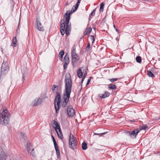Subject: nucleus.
<instances>
[{"mask_svg": "<svg viewBox=\"0 0 160 160\" xmlns=\"http://www.w3.org/2000/svg\"><path fill=\"white\" fill-rule=\"evenodd\" d=\"M78 7V6L77 7L76 5L73 6L71 10V13L76 11ZM71 13L70 11H67L64 15L65 20L62 19L61 21L60 31L62 35L66 33L67 35L68 36L71 31V24L69 22Z\"/></svg>", "mask_w": 160, "mask_h": 160, "instance_id": "1", "label": "nucleus"}, {"mask_svg": "<svg viewBox=\"0 0 160 160\" xmlns=\"http://www.w3.org/2000/svg\"><path fill=\"white\" fill-rule=\"evenodd\" d=\"M65 91L63 94V100L62 106L64 107L67 105L70 98L72 88V81L70 74L67 73L65 76Z\"/></svg>", "mask_w": 160, "mask_h": 160, "instance_id": "2", "label": "nucleus"}, {"mask_svg": "<svg viewBox=\"0 0 160 160\" xmlns=\"http://www.w3.org/2000/svg\"><path fill=\"white\" fill-rule=\"evenodd\" d=\"M9 112L7 109L3 110L0 112V123L4 125H7L9 122L10 118Z\"/></svg>", "mask_w": 160, "mask_h": 160, "instance_id": "3", "label": "nucleus"}, {"mask_svg": "<svg viewBox=\"0 0 160 160\" xmlns=\"http://www.w3.org/2000/svg\"><path fill=\"white\" fill-rule=\"evenodd\" d=\"M77 72L78 77L80 78H82L81 82L82 84L87 75V69L82 67L78 69Z\"/></svg>", "mask_w": 160, "mask_h": 160, "instance_id": "4", "label": "nucleus"}, {"mask_svg": "<svg viewBox=\"0 0 160 160\" xmlns=\"http://www.w3.org/2000/svg\"><path fill=\"white\" fill-rule=\"evenodd\" d=\"M54 101V106L56 113H58L61 107V96L58 92H57Z\"/></svg>", "mask_w": 160, "mask_h": 160, "instance_id": "5", "label": "nucleus"}, {"mask_svg": "<svg viewBox=\"0 0 160 160\" xmlns=\"http://www.w3.org/2000/svg\"><path fill=\"white\" fill-rule=\"evenodd\" d=\"M52 125L55 129L58 137L61 139H63V136L58 123L57 122L54 121Z\"/></svg>", "mask_w": 160, "mask_h": 160, "instance_id": "6", "label": "nucleus"}, {"mask_svg": "<svg viewBox=\"0 0 160 160\" xmlns=\"http://www.w3.org/2000/svg\"><path fill=\"white\" fill-rule=\"evenodd\" d=\"M72 65L74 66L77 64L79 59L76 53L75 49L73 48L72 50Z\"/></svg>", "mask_w": 160, "mask_h": 160, "instance_id": "7", "label": "nucleus"}, {"mask_svg": "<svg viewBox=\"0 0 160 160\" xmlns=\"http://www.w3.org/2000/svg\"><path fill=\"white\" fill-rule=\"evenodd\" d=\"M147 128V127H142L141 128H138L134 130L131 133L129 132L131 137L132 138H135L137 135L141 130H145Z\"/></svg>", "mask_w": 160, "mask_h": 160, "instance_id": "8", "label": "nucleus"}, {"mask_svg": "<svg viewBox=\"0 0 160 160\" xmlns=\"http://www.w3.org/2000/svg\"><path fill=\"white\" fill-rule=\"evenodd\" d=\"M67 113L69 117H72L75 114V110L71 106L68 107Z\"/></svg>", "mask_w": 160, "mask_h": 160, "instance_id": "9", "label": "nucleus"}, {"mask_svg": "<svg viewBox=\"0 0 160 160\" xmlns=\"http://www.w3.org/2000/svg\"><path fill=\"white\" fill-rule=\"evenodd\" d=\"M36 28L40 31H43L44 28L43 26L40 22V19L39 18H37L36 21Z\"/></svg>", "mask_w": 160, "mask_h": 160, "instance_id": "10", "label": "nucleus"}, {"mask_svg": "<svg viewBox=\"0 0 160 160\" xmlns=\"http://www.w3.org/2000/svg\"><path fill=\"white\" fill-rule=\"evenodd\" d=\"M8 69V63L7 62L4 61L2 64L1 72L2 73L3 72L6 73Z\"/></svg>", "mask_w": 160, "mask_h": 160, "instance_id": "11", "label": "nucleus"}, {"mask_svg": "<svg viewBox=\"0 0 160 160\" xmlns=\"http://www.w3.org/2000/svg\"><path fill=\"white\" fill-rule=\"evenodd\" d=\"M42 103V99L39 98H37L32 101V105L33 106H38L41 104Z\"/></svg>", "mask_w": 160, "mask_h": 160, "instance_id": "12", "label": "nucleus"}, {"mask_svg": "<svg viewBox=\"0 0 160 160\" xmlns=\"http://www.w3.org/2000/svg\"><path fill=\"white\" fill-rule=\"evenodd\" d=\"M6 156L4 151L0 146V160H6Z\"/></svg>", "mask_w": 160, "mask_h": 160, "instance_id": "13", "label": "nucleus"}, {"mask_svg": "<svg viewBox=\"0 0 160 160\" xmlns=\"http://www.w3.org/2000/svg\"><path fill=\"white\" fill-rule=\"evenodd\" d=\"M76 141H69V145L70 148L73 149L76 148L77 144Z\"/></svg>", "mask_w": 160, "mask_h": 160, "instance_id": "14", "label": "nucleus"}, {"mask_svg": "<svg viewBox=\"0 0 160 160\" xmlns=\"http://www.w3.org/2000/svg\"><path fill=\"white\" fill-rule=\"evenodd\" d=\"M25 144H26V147L27 149V151L28 152H30V151L32 150V144L29 142H25Z\"/></svg>", "mask_w": 160, "mask_h": 160, "instance_id": "15", "label": "nucleus"}, {"mask_svg": "<svg viewBox=\"0 0 160 160\" xmlns=\"http://www.w3.org/2000/svg\"><path fill=\"white\" fill-rule=\"evenodd\" d=\"M19 135L20 139L22 140H26L28 139L27 135L23 132H20Z\"/></svg>", "mask_w": 160, "mask_h": 160, "instance_id": "16", "label": "nucleus"}, {"mask_svg": "<svg viewBox=\"0 0 160 160\" xmlns=\"http://www.w3.org/2000/svg\"><path fill=\"white\" fill-rule=\"evenodd\" d=\"M109 96V93L108 92H106L105 93L103 94H100L99 96L101 98H104L108 97Z\"/></svg>", "mask_w": 160, "mask_h": 160, "instance_id": "17", "label": "nucleus"}, {"mask_svg": "<svg viewBox=\"0 0 160 160\" xmlns=\"http://www.w3.org/2000/svg\"><path fill=\"white\" fill-rule=\"evenodd\" d=\"M56 153L59 152V150L58 148V145L56 143V141H53Z\"/></svg>", "mask_w": 160, "mask_h": 160, "instance_id": "18", "label": "nucleus"}, {"mask_svg": "<svg viewBox=\"0 0 160 160\" xmlns=\"http://www.w3.org/2000/svg\"><path fill=\"white\" fill-rule=\"evenodd\" d=\"M65 63H68L69 62V56L66 54L64 57V60Z\"/></svg>", "mask_w": 160, "mask_h": 160, "instance_id": "19", "label": "nucleus"}, {"mask_svg": "<svg viewBox=\"0 0 160 160\" xmlns=\"http://www.w3.org/2000/svg\"><path fill=\"white\" fill-rule=\"evenodd\" d=\"M82 148L83 150H85L87 148V143L85 142H82Z\"/></svg>", "mask_w": 160, "mask_h": 160, "instance_id": "20", "label": "nucleus"}, {"mask_svg": "<svg viewBox=\"0 0 160 160\" xmlns=\"http://www.w3.org/2000/svg\"><path fill=\"white\" fill-rule=\"evenodd\" d=\"M17 42V39L16 37L13 38L12 41V44H13V45L14 47L17 46L16 42Z\"/></svg>", "mask_w": 160, "mask_h": 160, "instance_id": "21", "label": "nucleus"}, {"mask_svg": "<svg viewBox=\"0 0 160 160\" xmlns=\"http://www.w3.org/2000/svg\"><path fill=\"white\" fill-rule=\"evenodd\" d=\"M89 40L90 42H91L92 43H93L95 41L94 38L93 36L91 35L89 38Z\"/></svg>", "mask_w": 160, "mask_h": 160, "instance_id": "22", "label": "nucleus"}, {"mask_svg": "<svg viewBox=\"0 0 160 160\" xmlns=\"http://www.w3.org/2000/svg\"><path fill=\"white\" fill-rule=\"evenodd\" d=\"M92 30V29L91 28H87L85 32V34H89L91 32Z\"/></svg>", "mask_w": 160, "mask_h": 160, "instance_id": "23", "label": "nucleus"}, {"mask_svg": "<svg viewBox=\"0 0 160 160\" xmlns=\"http://www.w3.org/2000/svg\"><path fill=\"white\" fill-rule=\"evenodd\" d=\"M148 75L149 77H151L152 78L154 77V74L150 71H148Z\"/></svg>", "mask_w": 160, "mask_h": 160, "instance_id": "24", "label": "nucleus"}, {"mask_svg": "<svg viewBox=\"0 0 160 160\" xmlns=\"http://www.w3.org/2000/svg\"><path fill=\"white\" fill-rule=\"evenodd\" d=\"M58 89V86L55 85H53L52 87V90L53 92H56Z\"/></svg>", "mask_w": 160, "mask_h": 160, "instance_id": "25", "label": "nucleus"}, {"mask_svg": "<svg viewBox=\"0 0 160 160\" xmlns=\"http://www.w3.org/2000/svg\"><path fill=\"white\" fill-rule=\"evenodd\" d=\"M108 87L111 89H115L116 87L114 84H110L109 85Z\"/></svg>", "mask_w": 160, "mask_h": 160, "instance_id": "26", "label": "nucleus"}, {"mask_svg": "<svg viewBox=\"0 0 160 160\" xmlns=\"http://www.w3.org/2000/svg\"><path fill=\"white\" fill-rule=\"evenodd\" d=\"M64 52L63 51H60L59 53V55H58L59 57L60 58H61L62 59V57H63V55H64Z\"/></svg>", "mask_w": 160, "mask_h": 160, "instance_id": "27", "label": "nucleus"}, {"mask_svg": "<svg viewBox=\"0 0 160 160\" xmlns=\"http://www.w3.org/2000/svg\"><path fill=\"white\" fill-rule=\"evenodd\" d=\"M75 140L76 138H75L73 135L71 133L69 136V140Z\"/></svg>", "mask_w": 160, "mask_h": 160, "instance_id": "28", "label": "nucleus"}, {"mask_svg": "<svg viewBox=\"0 0 160 160\" xmlns=\"http://www.w3.org/2000/svg\"><path fill=\"white\" fill-rule=\"evenodd\" d=\"M10 4L11 7L12 8H13L14 6V2L13 1V0H10Z\"/></svg>", "mask_w": 160, "mask_h": 160, "instance_id": "29", "label": "nucleus"}, {"mask_svg": "<svg viewBox=\"0 0 160 160\" xmlns=\"http://www.w3.org/2000/svg\"><path fill=\"white\" fill-rule=\"evenodd\" d=\"M104 6V4L103 2H102L100 4V12H101L103 11V7Z\"/></svg>", "mask_w": 160, "mask_h": 160, "instance_id": "30", "label": "nucleus"}, {"mask_svg": "<svg viewBox=\"0 0 160 160\" xmlns=\"http://www.w3.org/2000/svg\"><path fill=\"white\" fill-rule=\"evenodd\" d=\"M136 60L138 63H140L141 62V58L140 56H137L136 58Z\"/></svg>", "mask_w": 160, "mask_h": 160, "instance_id": "31", "label": "nucleus"}, {"mask_svg": "<svg viewBox=\"0 0 160 160\" xmlns=\"http://www.w3.org/2000/svg\"><path fill=\"white\" fill-rule=\"evenodd\" d=\"M32 151H31V152H30L29 153H30L31 155H32L33 157H34L35 156V152H34V149H32Z\"/></svg>", "mask_w": 160, "mask_h": 160, "instance_id": "32", "label": "nucleus"}, {"mask_svg": "<svg viewBox=\"0 0 160 160\" xmlns=\"http://www.w3.org/2000/svg\"><path fill=\"white\" fill-rule=\"evenodd\" d=\"M95 10H96L95 9H94L93 10V11L91 12V13L90 15V16H89V18H91V16H93L94 15H95Z\"/></svg>", "mask_w": 160, "mask_h": 160, "instance_id": "33", "label": "nucleus"}, {"mask_svg": "<svg viewBox=\"0 0 160 160\" xmlns=\"http://www.w3.org/2000/svg\"><path fill=\"white\" fill-rule=\"evenodd\" d=\"M118 79L117 78H112L109 79V80L111 82H114L115 81H116Z\"/></svg>", "mask_w": 160, "mask_h": 160, "instance_id": "34", "label": "nucleus"}, {"mask_svg": "<svg viewBox=\"0 0 160 160\" xmlns=\"http://www.w3.org/2000/svg\"><path fill=\"white\" fill-rule=\"evenodd\" d=\"M90 48V43H88V44L87 46V48H86V50L88 51H89Z\"/></svg>", "mask_w": 160, "mask_h": 160, "instance_id": "35", "label": "nucleus"}, {"mask_svg": "<svg viewBox=\"0 0 160 160\" xmlns=\"http://www.w3.org/2000/svg\"><path fill=\"white\" fill-rule=\"evenodd\" d=\"M95 135H104L106 134L105 132L101 133H94Z\"/></svg>", "mask_w": 160, "mask_h": 160, "instance_id": "36", "label": "nucleus"}, {"mask_svg": "<svg viewBox=\"0 0 160 160\" xmlns=\"http://www.w3.org/2000/svg\"><path fill=\"white\" fill-rule=\"evenodd\" d=\"M81 1V0H78V2H77V4H76L77 7L79 6V5L80 2Z\"/></svg>", "mask_w": 160, "mask_h": 160, "instance_id": "37", "label": "nucleus"}, {"mask_svg": "<svg viewBox=\"0 0 160 160\" xmlns=\"http://www.w3.org/2000/svg\"><path fill=\"white\" fill-rule=\"evenodd\" d=\"M68 64V63H64V69H66L67 68Z\"/></svg>", "mask_w": 160, "mask_h": 160, "instance_id": "38", "label": "nucleus"}, {"mask_svg": "<svg viewBox=\"0 0 160 160\" xmlns=\"http://www.w3.org/2000/svg\"><path fill=\"white\" fill-rule=\"evenodd\" d=\"M57 155V157L58 159L60 158V152H58V153H56Z\"/></svg>", "mask_w": 160, "mask_h": 160, "instance_id": "39", "label": "nucleus"}, {"mask_svg": "<svg viewBox=\"0 0 160 160\" xmlns=\"http://www.w3.org/2000/svg\"><path fill=\"white\" fill-rule=\"evenodd\" d=\"M90 80H91L90 79H88V82L87 83V84H88V83L90 82Z\"/></svg>", "mask_w": 160, "mask_h": 160, "instance_id": "40", "label": "nucleus"}, {"mask_svg": "<svg viewBox=\"0 0 160 160\" xmlns=\"http://www.w3.org/2000/svg\"><path fill=\"white\" fill-rule=\"evenodd\" d=\"M52 138L53 140H55L54 138V137L52 135Z\"/></svg>", "mask_w": 160, "mask_h": 160, "instance_id": "41", "label": "nucleus"}, {"mask_svg": "<svg viewBox=\"0 0 160 160\" xmlns=\"http://www.w3.org/2000/svg\"><path fill=\"white\" fill-rule=\"evenodd\" d=\"M115 29H116V31L117 32H118V30H117L116 28H115Z\"/></svg>", "mask_w": 160, "mask_h": 160, "instance_id": "42", "label": "nucleus"}, {"mask_svg": "<svg viewBox=\"0 0 160 160\" xmlns=\"http://www.w3.org/2000/svg\"><path fill=\"white\" fill-rule=\"evenodd\" d=\"M114 27L115 28H115V26H114Z\"/></svg>", "mask_w": 160, "mask_h": 160, "instance_id": "43", "label": "nucleus"}, {"mask_svg": "<svg viewBox=\"0 0 160 160\" xmlns=\"http://www.w3.org/2000/svg\"><path fill=\"white\" fill-rule=\"evenodd\" d=\"M93 29H95V28H93Z\"/></svg>", "mask_w": 160, "mask_h": 160, "instance_id": "44", "label": "nucleus"}]
</instances>
